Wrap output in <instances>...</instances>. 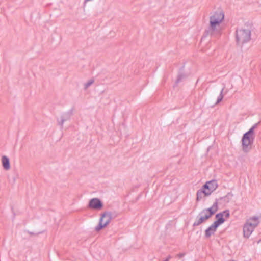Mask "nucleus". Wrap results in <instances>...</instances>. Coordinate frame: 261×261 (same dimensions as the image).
<instances>
[{
  "instance_id": "1",
  "label": "nucleus",
  "mask_w": 261,
  "mask_h": 261,
  "mask_svg": "<svg viewBox=\"0 0 261 261\" xmlns=\"http://www.w3.org/2000/svg\"><path fill=\"white\" fill-rule=\"evenodd\" d=\"M218 210V200L216 199L213 205L203 210L199 213L198 216L196 218L193 226H198L203 222L208 219Z\"/></svg>"
},
{
  "instance_id": "2",
  "label": "nucleus",
  "mask_w": 261,
  "mask_h": 261,
  "mask_svg": "<svg viewBox=\"0 0 261 261\" xmlns=\"http://www.w3.org/2000/svg\"><path fill=\"white\" fill-rule=\"evenodd\" d=\"M258 123L255 124L248 132L245 133L242 138V145L243 150L248 152L250 149V145L253 143L254 139V129L257 127Z\"/></svg>"
},
{
  "instance_id": "3",
  "label": "nucleus",
  "mask_w": 261,
  "mask_h": 261,
  "mask_svg": "<svg viewBox=\"0 0 261 261\" xmlns=\"http://www.w3.org/2000/svg\"><path fill=\"white\" fill-rule=\"evenodd\" d=\"M259 218L253 216L247 220L243 226V234L245 238H248L259 224Z\"/></svg>"
},
{
  "instance_id": "4",
  "label": "nucleus",
  "mask_w": 261,
  "mask_h": 261,
  "mask_svg": "<svg viewBox=\"0 0 261 261\" xmlns=\"http://www.w3.org/2000/svg\"><path fill=\"white\" fill-rule=\"evenodd\" d=\"M236 41L238 45H241L248 42L251 39V31L249 29H237Z\"/></svg>"
},
{
  "instance_id": "5",
  "label": "nucleus",
  "mask_w": 261,
  "mask_h": 261,
  "mask_svg": "<svg viewBox=\"0 0 261 261\" xmlns=\"http://www.w3.org/2000/svg\"><path fill=\"white\" fill-rule=\"evenodd\" d=\"M222 27L221 24L216 23L215 21H210V25L205 31L206 35L214 37H218L221 34Z\"/></svg>"
},
{
  "instance_id": "6",
  "label": "nucleus",
  "mask_w": 261,
  "mask_h": 261,
  "mask_svg": "<svg viewBox=\"0 0 261 261\" xmlns=\"http://www.w3.org/2000/svg\"><path fill=\"white\" fill-rule=\"evenodd\" d=\"M111 214L110 213L105 212L101 215L99 224L95 227L96 231H99L103 227H106L111 220Z\"/></svg>"
},
{
  "instance_id": "7",
  "label": "nucleus",
  "mask_w": 261,
  "mask_h": 261,
  "mask_svg": "<svg viewBox=\"0 0 261 261\" xmlns=\"http://www.w3.org/2000/svg\"><path fill=\"white\" fill-rule=\"evenodd\" d=\"M224 14L222 11L216 12L210 17V21H215V23L221 24L224 20Z\"/></svg>"
},
{
  "instance_id": "8",
  "label": "nucleus",
  "mask_w": 261,
  "mask_h": 261,
  "mask_svg": "<svg viewBox=\"0 0 261 261\" xmlns=\"http://www.w3.org/2000/svg\"><path fill=\"white\" fill-rule=\"evenodd\" d=\"M206 190L207 193L210 192V195L218 187L217 182L215 180H212L206 182L202 187Z\"/></svg>"
},
{
  "instance_id": "9",
  "label": "nucleus",
  "mask_w": 261,
  "mask_h": 261,
  "mask_svg": "<svg viewBox=\"0 0 261 261\" xmlns=\"http://www.w3.org/2000/svg\"><path fill=\"white\" fill-rule=\"evenodd\" d=\"M102 206V204L101 201L98 198H93L91 199L89 203V207L95 209L100 210Z\"/></svg>"
},
{
  "instance_id": "10",
  "label": "nucleus",
  "mask_w": 261,
  "mask_h": 261,
  "mask_svg": "<svg viewBox=\"0 0 261 261\" xmlns=\"http://www.w3.org/2000/svg\"><path fill=\"white\" fill-rule=\"evenodd\" d=\"M218 226H217L214 223L209 226L205 231V236L206 238H209L212 235L214 234V233L217 230V228Z\"/></svg>"
},
{
  "instance_id": "11",
  "label": "nucleus",
  "mask_w": 261,
  "mask_h": 261,
  "mask_svg": "<svg viewBox=\"0 0 261 261\" xmlns=\"http://www.w3.org/2000/svg\"><path fill=\"white\" fill-rule=\"evenodd\" d=\"M210 195V192H206V190L204 189L203 187L198 190L197 192V200L200 201L204 197Z\"/></svg>"
},
{
  "instance_id": "12",
  "label": "nucleus",
  "mask_w": 261,
  "mask_h": 261,
  "mask_svg": "<svg viewBox=\"0 0 261 261\" xmlns=\"http://www.w3.org/2000/svg\"><path fill=\"white\" fill-rule=\"evenodd\" d=\"M216 218L217 220L215 221L213 223H214L218 227L225 222V219L221 213L217 214L216 215Z\"/></svg>"
},
{
  "instance_id": "13",
  "label": "nucleus",
  "mask_w": 261,
  "mask_h": 261,
  "mask_svg": "<svg viewBox=\"0 0 261 261\" xmlns=\"http://www.w3.org/2000/svg\"><path fill=\"white\" fill-rule=\"evenodd\" d=\"M2 162L3 168L6 170H9L10 168L9 158L6 156H3L2 159Z\"/></svg>"
},
{
  "instance_id": "14",
  "label": "nucleus",
  "mask_w": 261,
  "mask_h": 261,
  "mask_svg": "<svg viewBox=\"0 0 261 261\" xmlns=\"http://www.w3.org/2000/svg\"><path fill=\"white\" fill-rule=\"evenodd\" d=\"M224 89V87H223L221 90L220 95H219V96L217 98V101L216 103V104L219 103L220 102H221L222 101V100L223 98V96H224L223 95V92Z\"/></svg>"
},
{
  "instance_id": "15",
  "label": "nucleus",
  "mask_w": 261,
  "mask_h": 261,
  "mask_svg": "<svg viewBox=\"0 0 261 261\" xmlns=\"http://www.w3.org/2000/svg\"><path fill=\"white\" fill-rule=\"evenodd\" d=\"M72 115V112L71 111H69L65 114H63V115L62 116V118H64L67 120L69 119L70 117V116Z\"/></svg>"
},
{
  "instance_id": "16",
  "label": "nucleus",
  "mask_w": 261,
  "mask_h": 261,
  "mask_svg": "<svg viewBox=\"0 0 261 261\" xmlns=\"http://www.w3.org/2000/svg\"><path fill=\"white\" fill-rule=\"evenodd\" d=\"M223 215V217L228 218L230 216L229 211L228 210H225L222 212H221Z\"/></svg>"
},
{
  "instance_id": "17",
  "label": "nucleus",
  "mask_w": 261,
  "mask_h": 261,
  "mask_svg": "<svg viewBox=\"0 0 261 261\" xmlns=\"http://www.w3.org/2000/svg\"><path fill=\"white\" fill-rule=\"evenodd\" d=\"M184 77V74H179L177 77V80H176V83L180 82Z\"/></svg>"
},
{
  "instance_id": "18",
  "label": "nucleus",
  "mask_w": 261,
  "mask_h": 261,
  "mask_svg": "<svg viewBox=\"0 0 261 261\" xmlns=\"http://www.w3.org/2000/svg\"><path fill=\"white\" fill-rule=\"evenodd\" d=\"M65 121H66V119L65 118H61V121H59V122H58V123H59V124L60 125H61V127H62V126H63V124H64V122H65Z\"/></svg>"
},
{
  "instance_id": "19",
  "label": "nucleus",
  "mask_w": 261,
  "mask_h": 261,
  "mask_svg": "<svg viewBox=\"0 0 261 261\" xmlns=\"http://www.w3.org/2000/svg\"><path fill=\"white\" fill-rule=\"evenodd\" d=\"M93 83V81L91 80L86 83L85 85V88H87L89 86H90Z\"/></svg>"
},
{
  "instance_id": "20",
  "label": "nucleus",
  "mask_w": 261,
  "mask_h": 261,
  "mask_svg": "<svg viewBox=\"0 0 261 261\" xmlns=\"http://www.w3.org/2000/svg\"><path fill=\"white\" fill-rule=\"evenodd\" d=\"M186 255L185 253H180L177 255V257L180 258L184 257Z\"/></svg>"
},
{
  "instance_id": "21",
  "label": "nucleus",
  "mask_w": 261,
  "mask_h": 261,
  "mask_svg": "<svg viewBox=\"0 0 261 261\" xmlns=\"http://www.w3.org/2000/svg\"><path fill=\"white\" fill-rule=\"evenodd\" d=\"M15 178H14L13 179V181L15 182Z\"/></svg>"
},
{
  "instance_id": "22",
  "label": "nucleus",
  "mask_w": 261,
  "mask_h": 261,
  "mask_svg": "<svg viewBox=\"0 0 261 261\" xmlns=\"http://www.w3.org/2000/svg\"><path fill=\"white\" fill-rule=\"evenodd\" d=\"M260 241H261V239L258 241V242H259Z\"/></svg>"
}]
</instances>
